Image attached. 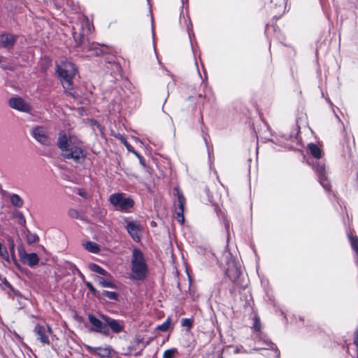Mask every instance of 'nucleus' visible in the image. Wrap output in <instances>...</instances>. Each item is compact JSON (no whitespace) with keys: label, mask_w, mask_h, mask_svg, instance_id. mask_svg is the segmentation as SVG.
<instances>
[{"label":"nucleus","mask_w":358,"mask_h":358,"mask_svg":"<svg viewBox=\"0 0 358 358\" xmlns=\"http://www.w3.org/2000/svg\"><path fill=\"white\" fill-rule=\"evenodd\" d=\"M57 145L64 158L71 159L77 164L84 162L86 155L83 148V143L77 136L61 131L58 135Z\"/></svg>","instance_id":"f257e3e1"},{"label":"nucleus","mask_w":358,"mask_h":358,"mask_svg":"<svg viewBox=\"0 0 358 358\" xmlns=\"http://www.w3.org/2000/svg\"><path fill=\"white\" fill-rule=\"evenodd\" d=\"M308 148L313 157V159L310 162L308 160V163L312 166L315 172L317 175L318 180L320 185L326 191H329L331 189L330 182L327 176V170L325 168V163L324 159H322V152L318 145L314 143H309Z\"/></svg>","instance_id":"f03ea898"},{"label":"nucleus","mask_w":358,"mask_h":358,"mask_svg":"<svg viewBox=\"0 0 358 358\" xmlns=\"http://www.w3.org/2000/svg\"><path fill=\"white\" fill-rule=\"evenodd\" d=\"M131 278L143 280L148 273V266L143 252L138 248H134L131 256Z\"/></svg>","instance_id":"7ed1b4c3"},{"label":"nucleus","mask_w":358,"mask_h":358,"mask_svg":"<svg viewBox=\"0 0 358 358\" xmlns=\"http://www.w3.org/2000/svg\"><path fill=\"white\" fill-rule=\"evenodd\" d=\"M57 71L64 90L66 91L71 90L72 80L76 73L74 64L69 61H62L57 64Z\"/></svg>","instance_id":"20e7f679"},{"label":"nucleus","mask_w":358,"mask_h":358,"mask_svg":"<svg viewBox=\"0 0 358 358\" xmlns=\"http://www.w3.org/2000/svg\"><path fill=\"white\" fill-rule=\"evenodd\" d=\"M108 201L116 210L121 212H129L134 205V200L124 193L112 194Z\"/></svg>","instance_id":"39448f33"},{"label":"nucleus","mask_w":358,"mask_h":358,"mask_svg":"<svg viewBox=\"0 0 358 358\" xmlns=\"http://www.w3.org/2000/svg\"><path fill=\"white\" fill-rule=\"evenodd\" d=\"M257 342L259 344V346L255 348L254 350L261 351V354L264 356L268 357V358H279V350L270 341L265 338H259Z\"/></svg>","instance_id":"423d86ee"},{"label":"nucleus","mask_w":358,"mask_h":358,"mask_svg":"<svg viewBox=\"0 0 358 358\" xmlns=\"http://www.w3.org/2000/svg\"><path fill=\"white\" fill-rule=\"evenodd\" d=\"M31 136L40 144L49 146L52 143L48 129L44 126H36L31 130Z\"/></svg>","instance_id":"0eeeda50"},{"label":"nucleus","mask_w":358,"mask_h":358,"mask_svg":"<svg viewBox=\"0 0 358 358\" xmlns=\"http://www.w3.org/2000/svg\"><path fill=\"white\" fill-rule=\"evenodd\" d=\"M173 194L176 196V201H175L176 219H177L178 222L182 224L185 220L183 213L185 205V199L178 187H174Z\"/></svg>","instance_id":"6e6552de"},{"label":"nucleus","mask_w":358,"mask_h":358,"mask_svg":"<svg viewBox=\"0 0 358 358\" xmlns=\"http://www.w3.org/2000/svg\"><path fill=\"white\" fill-rule=\"evenodd\" d=\"M87 317L91 324L90 329L91 331L99 333L104 336H109L110 329L102 319L100 320L92 314H89Z\"/></svg>","instance_id":"1a4fd4ad"},{"label":"nucleus","mask_w":358,"mask_h":358,"mask_svg":"<svg viewBox=\"0 0 358 358\" xmlns=\"http://www.w3.org/2000/svg\"><path fill=\"white\" fill-rule=\"evenodd\" d=\"M187 1V0H181L182 4V9L180 14L179 22L182 27H184L186 28L187 31L189 35V40L192 42V36L194 37V34L193 33L192 24L191 20H190V18H189V16L188 14L187 6L185 8V12H184V10H183V9L185 6V3Z\"/></svg>","instance_id":"9d476101"},{"label":"nucleus","mask_w":358,"mask_h":358,"mask_svg":"<svg viewBox=\"0 0 358 358\" xmlns=\"http://www.w3.org/2000/svg\"><path fill=\"white\" fill-rule=\"evenodd\" d=\"M85 348L93 355L99 358H110L114 352L113 348L110 345L105 347H92L89 345H85Z\"/></svg>","instance_id":"9b49d317"},{"label":"nucleus","mask_w":358,"mask_h":358,"mask_svg":"<svg viewBox=\"0 0 358 358\" xmlns=\"http://www.w3.org/2000/svg\"><path fill=\"white\" fill-rule=\"evenodd\" d=\"M34 333L37 340L40 341L43 344L49 345V336L52 333V329L48 325L36 324L34 328Z\"/></svg>","instance_id":"f8f14e48"},{"label":"nucleus","mask_w":358,"mask_h":358,"mask_svg":"<svg viewBox=\"0 0 358 358\" xmlns=\"http://www.w3.org/2000/svg\"><path fill=\"white\" fill-rule=\"evenodd\" d=\"M241 273V264L234 259L230 260L227 264L226 275L232 280L236 281Z\"/></svg>","instance_id":"ddd939ff"},{"label":"nucleus","mask_w":358,"mask_h":358,"mask_svg":"<svg viewBox=\"0 0 358 358\" xmlns=\"http://www.w3.org/2000/svg\"><path fill=\"white\" fill-rule=\"evenodd\" d=\"M8 103L12 108L21 112L30 113L31 110V106L20 97L10 98Z\"/></svg>","instance_id":"4468645a"},{"label":"nucleus","mask_w":358,"mask_h":358,"mask_svg":"<svg viewBox=\"0 0 358 358\" xmlns=\"http://www.w3.org/2000/svg\"><path fill=\"white\" fill-rule=\"evenodd\" d=\"M127 230L131 237L135 241H139L141 240L140 231L141 225L136 221H128L127 222L126 226Z\"/></svg>","instance_id":"2eb2a0df"},{"label":"nucleus","mask_w":358,"mask_h":358,"mask_svg":"<svg viewBox=\"0 0 358 358\" xmlns=\"http://www.w3.org/2000/svg\"><path fill=\"white\" fill-rule=\"evenodd\" d=\"M100 317L106 323L109 329H110L113 332L120 333L123 330V325L118 320L103 314H101Z\"/></svg>","instance_id":"dca6fc26"},{"label":"nucleus","mask_w":358,"mask_h":358,"mask_svg":"<svg viewBox=\"0 0 358 358\" xmlns=\"http://www.w3.org/2000/svg\"><path fill=\"white\" fill-rule=\"evenodd\" d=\"M16 41V37L10 34H0V48L8 50L13 48Z\"/></svg>","instance_id":"f3484780"},{"label":"nucleus","mask_w":358,"mask_h":358,"mask_svg":"<svg viewBox=\"0 0 358 358\" xmlns=\"http://www.w3.org/2000/svg\"><path fill=\"white\" fill-rule=\"evenodd\" d=\"M274 4L273 6V17L279 18L286 10L285 0H271V4Z\"/></svg>","instance_id":"a211bd4d"},{"label":"nucleus","mask_w":358,"mask_h":358,"mask_svg":"<svg viewBox=\"0 0 358 358\" xmlns=\"http://www.w3.org/2000/svg\"><path fill=\"white\" fill-rule=\"evenodd\" d=\"M20 258L22 262L31 267H33L38 264L39 258L36 253H20Z\"/></svg>","instance_id":"6ab92c4d"},{"label":"nucleus","mask_w":358,"mask_h":358,"mask_svg":"<svg viewBox=\"0 0 358 358\" xmlns=\"http://www.w3.org/2000/svg\"><path fill=\"white\" fill-rule=\"evenodd\" d=\"M10 201L12 205L16 208H21L24 204L22 199L16 194H10Z\"/></svg>","instance_id":"aec40b11"},{"label":"nucleus","mask_w":358,"mask_h":358,"mask_svg":"<svg viewBox=\"0 0 358 358\" xmlns=\"http://www.w3.org/2000/svg\"><path fill=\"white\" fill-rule=\"evenodd\" d=\"M91 271L104 276L110 275L108 272L96 264H90L89 266Z\"/></svg>","instance_id":"412c9836"},{"label":"nucleus","mask_w":358,"mask_h":358,"mask_svg":"<svg viewBox=\"0 0 358 358\" xmlns=\"http://www.w3.org/2000/svg\"><path fill=\"white\" fill-rule=\"evenodd\" d=\"M99 284L103 287L115 288L116 285L110 280L97 276Z\"/></svg>","instance_id":"4be33fe9"},{"label":"nucleus","mask_w":358,"mask_h":358,"mask_svg":"<svg viewBox=\"0 0 358 358\" xmlns=\"http://www.w3.org/2000/svg\"><path fill=\"white\" fill-rule=\"evenodd\" d=\"M84 245L85 249L90 252L96 254L98 253L99 251V248L98 245L94 242L87 241L85 243Z\"/></svg>","instance_id":"5701e85b"},{"label":"nucleus","mask_w":358,"mask_h":358,"mask_svg":"<svg viewBox=\"0 0 358 358\" xmlns=\"http://www.w3.org/2000/svg\"><path fill=\"white\" fill-rule=\"evenodd\" d=\"M0 257L7 262H10V257L5 245L0 243Z\"/></svg>","instance_id":"b1692460"},{"label":"nucleus","mask_w":358,"mask_h":358,"mask_svg":"<svg viewBox=\"0 0 358 358\" xmlns=\"http://www.w3.org/2000/svg\"><path fill=\"white\" fill-rule=\"evenodd\" d=\"M171 324V320L169 318H167L162 324L158 325L156 328V329L161 331H166Z\"/></svg>","instance_id":"393cba45"},{"label":"nucleus","mask_w":358,"mask_h":358,"mask_svg":"<svg viewBox=\"0 0 358 358\" xmlns=\"http://www.w3.org/2000/svg\"><path fill=\"white\" fill-rule=\"evenodd\" d=\"M178 353V350L175 348L166 350L164 352L163 358H173Z\"/></svg>","instance_id":"a878e982"},{"label":"nucleus","mask_w":358,"mask_h":358,"mask_svg":"<svg viewBox=\"0 0 358 358\" xmlns=\"http://www.w3.org/2000/svg\"><path fill=\"white\" fill-rule=\"evenodd\" d=\"M102 295L111 300H117L118 297V294L116 292L107 290H103Z\"/></svg>","instance_id":"bb28decb"},{"label":"nucleus","mask_w":358,"mask_h":358,"mask_svg":"<svg viewBox=\"0 0 358 358\" xmlns=\"http://www.w3.org/2000/svg\"><path fill=\"white\" fill-rule=\"evenodd\" d=\"M120 139H121V141L123 143V144L127 148L128 151L134 153L136 156L140 157L138 154L133 149L132 146L123 137H121Z\"/></svg>","instance_id":"cd10ccee"},{"label":"nucleus","mask_w":358,"mask_h":358,"mask_svg":"<svg viewBox=\"0 0 358 358\" xmlns=\"http://www.w3.org/2000/svg\"><path fill=\"white\" fill-rule=\"evenodd\" d=\"M68 214L72 218L78 219L80 217L79 212L77 210L73 209V208L69 209Z\"/></svg>","instance_id":"c85d7f7f"},{"label":"nucleus","mask_w":358,"mask_h":358,"mask_svg":"<svg viewBox=\"0 0 358 358\" xmlns=\"http://www.w3.org/2000/svg\"><path fill=\"white\" fill-rule=\"evenodd\" d=\"M181 325L190 328L192 326V320L188 318H183L181 320Z\"/></svg>","instance_id":"c756f323"},{"label":"nucleus","mask_w":358,"mask_h":358,"mask_svg":"<svg viewBox=\"0 0 358 358\" xmlns=\"http://www.w3.org/2000/svg\"><path fill=\"white\" fill-rule=\"evenodd\" d=\"M38 238L36 234H29L27 235V241L29 243H36L38 241Z\"/></svg>","instance_id":"7c9ffc66"},{"label":"nucleus","mask_w":358,"mask_h":358,"mask_svg":"<svg viewBox=\"0 0 358 358\" xmlns=\"http://www.w3.org/2000/svg\"><path fill=\"white\" fill-rule=\"evenodd\" d=\"M85 285L89 290L95 296L98 295V291L94 288L92 284L90 282H86Z\"/></svg>","instance_id":"2f4dec72"},{"label":"nucleus","mask_w":358,"mask_h":358,"mask_svg":"<svg viewBox=\"0 0 358 358\" xmlns=\"http://www.w3.org/2000/svg\"><path fill=\"white\" fill-rule=\"evenodd\" d=\"M77 194L84 199H87L90 198L89 194L84 189H78Z\"/></svg>","instance_id":"473e14b6"},{"label":"nucleus","mask_w":358,"mask_h":358,"mask_svg":"<svg viewBox=\"0 0 358 358\" xmlns=\"http://www.w3.org/2000/svg\"><path fill=\"white\" fill-rule=\"evenodd\" d=\"M234 354H238V353H245L246 352L245 350H244L243 347L241 345L236 346L234 351Z\"/></svg>","instance_id":"72a5a7b5"},{"label":"nucleus","mask_w":358,"mask_h":358,"mask_svg":"<svg viewBox=\"0 0 358 358\" xmlns=\"http://www.w3.org/2000/svg\"><path fill=\"white\" fill-rule=\"evenodd\" d=\"M0 282L5 285L6 287L10 288L11 287L10 284L8 282L6 278H3L1 275H0Z\"/></svg>","instance_id":"f704fd0d"},{"label":"nucleus","mask_w":358,"mask_h":358,"mask_svg":"<svg viewBox=\"0 0 358 358\" xmlns=\"http://www.w3.org/2000/svg\"><path fill=\"white\" fill-rule=\"evenodd\" d=\"M353 343L356 345V347L358 348V327L356 329L355 334H354Z\"/></svg>","instance_id":"c9c22d12"},{"label":"nucleus","mask_w":358,"mask_h":358,"mask_svg":"<svg viewBox=\"0 0 358 358\" xmlns=\"http://www.w3.org/2000/svg\"><path fill=\"white\" fill-rule=\"evenodd\" d=\"M206 257L210 261H213L215 259V255L210 251L206 252L204 254Z\"/></svg>","instance_id":"e433bc0d"},{"label":"nucleus","mask_w":358,"mask_h":358,"mask_svg":"<svg viewBox=\"0 0 358 358\" xmlns=\"http://www.w3.org/2000/svg\"><path fill=\"white\" fill-rule=\"evenodd\" d=\"M68 268L72 271V272L74 273H76V268H78L76 267V266L72 263H68Z\"/></svg>","instance_id":"4c0bfd02"},{"label":"nucleus","mask_w":358,"mask_h":358,"mask_svg":"<svg viewBox=\"0 0 358 358\" xmlns=\"http://www.w3.org/2000/svg\"><path fill=\"white\" fill-rule=\"evenodd\" d=\"M254 328L256 331H259V329H260L259 320L257 318L255 319V321L254 323Z\"/></svg>","instance_id":"58836bf2"},{"label":"nucleus","mask_w":358,"mask_h":358,"mask_svg":"<svg viewBox=\"0 0 358 358\" xmlns=\"http://www.w3.org/2000/svg\"><path fill=\"white\" fill-rule=\"evenodd\" d=\"M224 227H225V229H226L227 234H229V228H230V223L227 220L224 221Z\"/></svg>","instance_id":"ea45409f"},{"label":"nucleus","mask_w":358,"mask_h":358,"mask_svg":"<svg viewBox=\"0 0 358 358\" xmlns=\"http://www.w3.org/2000/svg\"><path fill=\"white\" fill-rule=\"evenodd\" d=\"M10 252H11L12 259L13 260H15V255H14V243H13V241H12V243L10 245Z\"/></svg>","instance_id":"a19ab883"},{"label":"nucleus","mask_w":358,"mask_h":358,"mask_svg":"<svg viewBox=\"0 0 358 358\" xmlns=\"http://www.w3.org/2000/svg\"><path fill=\"white\" fill-rule=\"evenodd\" d=\"M94 51H95L94 54L96 55H99L103 53V51L101 49H99V48H98L96 47H94Z\"/></svg>","instance_id":"79ce46f5"},{"label":"nucleus","mask_w":358,"mask_h":358,"mask_svg":"<svg viewBox=\"0 0 358 358\" xmlns=\"http://www.w3.org/2000/svg\"><path fill=\"white\" fill-rule=\"evenodd\" d=\"M76 273L79 275V277H80L82 278H84L83 274L82 273V272L78 268H76Z\"/></svg>","instance_id":"37998d69"},{"label":"nucleus","mask_w":358,"mask_h":358,"mask_svg":"<svg viewBox=\"0 0 358 358\" xmlns=\"http://www.w3.org/2000/svg\"><path fill=\"white\" fill-rule=\"evenodd\" d=\"M141 341H142V339L137 338L135 339L134 343L138 345L141 342Z\"/></svg>","instance_id":"c03bdc74"},{"label":"nucleus","mask_w":358,"mask_h":358,"mask_svg":"<svg viewBox=\"0 0 358 358\" xmlns=\"http://www.w3.org/2000/svg\"><path fill=\"white\" fill-rule=\"evenodd\" d=\"M22 222L24 224L25 223V220L22 217Z\"/></svg>","instance_id":"a18cd8bd"},{"label":"nucleus","mask_w":358,"mask_h":358,"mask_svg":"<svg viewBox=\"0 0 358 358\" xmlns=\"http://www.w3.org/2000/svg\"><path fill=\"white\" fill-rule=\"evenodd\" d=\"M151 224H152V226H155V223L154 222H152Z\"/></svg>","instance_id":"49530a36"},{"label":"nucleus","mask_w":358,"mask_h":358,"mask_svg":"<svg viewBox=\"0 0 358 358\" xmlns=\"http://www.w3.org/2000/svg\"><path fill=\"white\" fill-rule=\"evenodd\" d=\"M192 51L194 52V47L192 45Z\"/></svg>","instance_id":"de8ad7c7"},{"label":"nucleus","mask_w":358,"mask_h":358,"mask_svg":"<svg viewBox=\"0 0 358 358\" xmlns=\"http://www.w3.org/2000/svg\"><path fill=\"white\" fill-rule=\"evenodd\" d=\"M153 43H155V41H153ZM154 47H155V44H154Z\"/></svg>","instance_id":"09e8293b"},{"label":"nucleus","mask_w":358,"mask_h":358,"mask_svg":"<svg viewBox=\"0 0 358 358\" xmlns=\"http://www.w3.org/2000/svg\"><path fill=\"white\" fill-rule=\"evenodd\" d=\"M218 358H222V357H218Z\"/></svg>","instance_id":"8fccbe9b"},{"label":"nucleus","mask_w":358,"mask_h":358,"mask_svg":"<svg viewBox=\"0 0 358 358\" xmlns=\"http://www.w3.org/2000/svg\"><path fill=\"white\" fill-rule=\"evenodd\" d=\"M357 358H358V356H357Z\"/></svg>","instance_id":"3c124183"}]
</instances>
